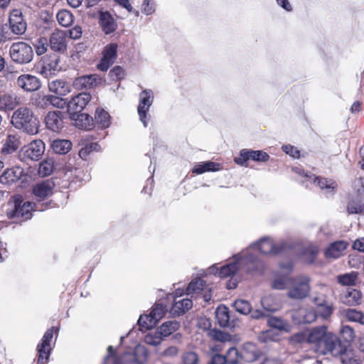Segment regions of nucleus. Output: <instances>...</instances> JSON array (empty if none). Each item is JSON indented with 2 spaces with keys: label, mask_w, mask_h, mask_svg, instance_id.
Returning <instances> with one entry per match:
<instances>
[{
  "label": "nucleus",
  "mask_w": 364,
  "mask_h": 364,
  "mask_svg": "<svg viewBox=\"0 0 364 364\" xmlns=\"http://www.w3.org/2000/svg\"><path fill=\"white\" fill-rule=\"evenodd\" d=\"M250 250H242L232 257V261L222 267L219 271V275L222 278L231 277L227 283V288L233 289L237 287L238 281L233 277L240 272L252 273L262 267L261 262L256 258L249 259Z\"/></svg>",
  "instance_id": "obj_1"
},
{
  "label": "nucleus",
  "mask_w": 364,
  "mask_h": 364,
  "mask_svg": "<svg viewBox=\"0 0 364 364\" xmlns=\"http://www.w3.org/2000/svg\"><path fill=\"white\" fill-rule=\"evenodd\" d=\"M11 124L16 128L22 129L31 135L38 132L39 121L33 112L27 107H21L14 112Z\"/></svg>",
  "instance_id": "obj_2"
},
{
  "label": "nucleus",
  "mask_w": 364,
  "mask_h": 364,
  "mask_svg": "<svg viewBox=\"0 0 364 364\" xmlns=\"http://www.w3.org/2000/svg\"><path fill=\"white\" fill-rule=\"evenodd\" d=\"M33 204L28 201H23L20 195L13 196L7 204L6 210L9 218H22L27 220L32 217Z\"/></svg>",
  "instance_id": "obj_3"
},
{
  "label": "nucleus",
  "mask_w": 364,
  "mask_h": 364,
  "mask_svg": "<svg viewBox=\"0 0 364 364\" xmlns=\"http://www.w3.org/2000/svg\"><path fill=\"white\" fill-rule=\"evenodd\" d=\"M284 248V243L280 242L276 244L273 242L271 237H267L260 239L257 242L250 245L245 250H250V256H249V259L256 257L261 262L262 265H263L262 262L259 259V258L255 255L254 251L259 250L263 255H276L282 252ZM262 268L263 266H262V267H260L257 271H261Z\"/></svg>",
  "instance_id": "obj_4"
},
{
  "label": "nucleus",
  "mask_w": 364,
  "mask_h": 364,
  "mask_svg": "<svg viewBox=\"0 0 364 364\" xmlns=\"http://www.w3.org/2000/svg\"><path fill=\"white\" fill-rule=\"evenodd\" d=\"M9 55L14 62L22 65L32 60L33 52L28 43L21 41L11 44L9 48Z\"/></svg>",
  "instance_id": "obj_5"
},
{
  "label": "nucleus",
  "mask_w": 364,
  "mask_h": 364,
  "mask_svg": "<svg viewBox=\"0 0 364 364\" xmlns=\"http://www.w3.org/2000/svg\"><path fill=\"white\" fill-rule=\"evenodd\" d=\"M310 279L309 277L302 275L291 279V287L287 295L292 299H303L307 297L310 292Z\"/></svg>",
  "instance_id": "obj_6"
},
{
  "label": "nucleus",
  "mask_w": 364,
  "mask_h": 364,
  "mask_svg": "<svg viewBox=\"0 0 364 364\" xmlns=\"http://www.w3.org/2000/svg\"><path fill=\"white\" fill-rule=\"evenodd\" d=\"M346 347L342 344L340 338L334 333H330L321 343L318 352L323 355H329L333 357L341 355Z\"/></svg>",
  "instance_id": "obj_7"
},
{
  "label": "nucleus",
  "mask_w": 364,
  "mask_h": 364,
  "mask_svg": "<svg viewBox=\"0 0 364 364\" xmlns=\"http://www.w3.org/2000/svg\"><path fill=\"white\" fill-rule=\"evenodd\" d=\"M58 332V328L52 327L44 334L41 342L37 346L38 360L37 364H46L51 352L50 341L53 336V332Z\"/></svg>",
  "instance_id": "obj_8"
},
{
  "label": "nucleus",
  "mask_w": 364,
  "mask_h": 364,
  "mask_svg": "<svg viewBox=\"0 0 364 364\" xmlns=\"http://www.w3.org/2000/svg\"><path fill=\"white\" fill-rule=\"evenodd\" d=\"M154 102V93L151 90H144L139 95V104L138 106V114L144 127L147 126L149 119L147 112Z\"/></svg>",
  "instance_id": "obj_9"
},
{
  "label": "nucleus",
  "mask_w": 364,
  "mask_h": 364,
  "mask_svg": "<svg viewBox=\"0 0 364 364\" xmlns=\"http://www.w3.org/2000/svg\"><path fill=\"white\" fill-rule=\"evenodd\" d=\"M187 294L201 296L205 301L211 299V288L202 279H193L186 288Z\"/></svg>",
  "instance_id": "obj_10"
},
{
  "label": "nucleus",
  "mask_w": 364,
  "mask_h": 364,
  "mask_svg": "<svg viewBox=\"0 0 364 364\" xmlns=\"http://www.w3.org/2000/svg\"><path fill=\"white\" fill-rule=\"evenodd\" d=\"M91 100V95L88 92H81L72 97L68 102V111L72 117L80 113L89 102Z\"/></svg>",
  "instance_id": "obj_11"
},
{
  "label": "nucleus",
  "mask_w": 364,
  "mask_h": 364,
  "mask_svg": "<svg viewBox=\"0 0 364 364\" xmlns=\"http://www.w3.org/2000/svg\"><path fill=\"white\" fill-rule=\"evenodd\" d=\"M269 158V156L263 151L242 149L240 152V156L235 158V161L238 165L246 166V162L249 159L264 162L267 161Z\"/></svg>",
  "instance_id": "obj_12"
},
{
  "label": "nucleus",
  "mask_w": 364,
  "mask_h": 364,
  "mask_svg": "<svg viewBox=\"0 0 364 364\" xmlns=\"http://www.w3.org/2000/svg\"><path fill=\"white\" fill-rule=\"evenodd\" d=\"M45 151V144L42 140H34L21 149V154L29 159L38 161Z\"/></svg>",
  "instance_id": "obj_13"
},
{
  "label": "nucleus",
  "mask_w": 364,
  "mask_h": 364,
  "mask_svg": "<svg viewBox=\"0 0 364 364\" xmlns=\"http://www.w3.org/2000/svg\"><path fill=\"white\" fill-rule=\"evenodd\" d=\"M49 45L53 51L63 53L67 50V37L64 31L55 30L50 36Z\"/></svg>",
  "instance_id": "obj_14"
},
{
  "label": "nucleus",
  "mask_w": 364,
  "mask_h": 364,
  "mask_svg": "<svg viewBox=\"0 0 364 364\" xmlns=\"http://www.w3.org/2000/svg\"><path fill=\"white\" fill-rule=\"evenodd\" d=\"M17 85L26 92H33L38 90L41 86L40 80L32 75L24 74L20 75L16 80Z\"/></svg>",
  "instance_id": "obj_15"
},
{
  "label": "nucleus",
  "mask_w": 364,
  "mask_h": 364,
  "mask_svg": "<svg viewBox=\"0 0 364 364\" xmlns=\"http://www.w3.org/2000/svg\"><path fill=\"white\" fill-rule=\"evenodd\" d=\"M331 332L327 331L326 326H321L313 328L307 331L309 343L314 344L317 349V351L321 348V343L326 338L327 336Z\"/></svg>",
  "instance_id": "obj_16"
},
{
  "label": "nucleus",
  "mask_w": 364,
  "mask_h": 364,
  "mask_svg": "<svg viewBox=\"0 0 364 364\" xmlns=\"http://www.w3.org/2000/svg\"><path fill=\"white\" fill-rule=\"evenodd\" d=\"M60 61V57L57 55L46 58L43 61L41 73L46 77L56 75L62 70Z\"/></svg>",
  "instance_id": "obj_17"
},
{
  "label": "nucleus",
  "mask_w": 364,
  "mask_h": 364,
  "mask_svg": "<svg viewBox=\"0 0 364 364\" xmlns=\"http://www.w3.org/2000/svg\"><path fill=\"white\" fill-rule=\"evenodd\" d=\"M317 314L313 309L300 308L294 311L291 318L296 323H310L314 322Z\"/></svg>",
  "instance_id": "obj_18"
},
{
  "label": "nucleus",
  "mask_w": 364,
  "mask_h": 364,
  "mask_svg": "<svg viewBox=\"0 0 364 364\" xmlns=\"http://www.w3.org/2000/svg\"><path fill=\"white\" fill-rule=\"evenodd\" d=\"M11 31L16 35H21L26 30V23L18 10H14L9 16Z\"/></svg>",
  "instance_id": "obj_19"
},
{
  "label": "nucleus",
  "mask_w": 364,
  "mask_h": 364,
  "mask_svg": "<svg viewBox=\"0 0 364 364\" xmlns=\"http://www.w3.org/2000/svg\"><path fill=\"white\" fill-rule=\"evenodd\" d=\"M20 103L21 99L15 93H3L0 96V110H14Z\"/></svg>",
  "instance_id": "obj_20"
},
{
  "label": "nucleus",
  "mask_w": 364,
  "mask_h": 364,
  "mask_svg": "<svg viewBox=\"0 0 364 364\" xmlns=\"http://www.w3.org/2000/svg\"><path fill=\"white\" fill-rule=\"evenodd\" d=\"M55 183L50 180L43 181L33 186V193L39 200H43L53 194Z\"/></svg>",
  "instance_id": "obj_21"
},
{
  "label": "nucleus",
  "mask_w": 364,
  "mask_h": 364,
  "mask_svg": "<svg viewBox=\"0 0 364 364\" xmlns=\"http://www.w3.org/2000/svg\"><path fill=\"white\" fill-rule=\"evenodd\" d=\"M101 82L97 75H82L77 77L73 82V86L77 89H90L95 87Z\"/></svg>",
  "instance_id": "obj_22"
},
{
  "label": "nucleus",
  "mask_w": 364,
  "mask_h": 364,
  "mask_svg": "<svg viewBox=\"0 0 364 364\" xmlns=\"http://www.w3.org/2000/svg\"><path fill=\"white\" fill-rule=\"evenodd\" d=\"M260 355L261 351L259 349L255 344L250 342L245 343L240 352L241 358L248 363L256 360Z\"/></svg>",
  "instance_id": "obj_23"
},
{
  "label": "nucleus",
  "mask_w": 364,
  "mask_h": 364,
  "mask_svg": "<svg viewBox=\"0 0 364 364\" xmlns=\"http://www.w3.org/2000/svg\"><path fill=\"white\" fill-rule=\"evenodd\" d=\"M99 23L102 31L106 34L113 33L117 28V24L112 16L107 11H101L99 14Z\"/></svg>",
  "instance_id": "obj_24"
},
{
  "label": "nucleus",
  "mask_w": 364,
  "mask_h": 364,
  "mask_svg": "<svg viewBox=\"0 0 364 364\" xmlns=\"http://www.w3.org/2000/svg\"><path fill=\"white\" fill-rule=\"evenodd\" d=\"M48 87L50 92L60 97L65 96L71 92L70 84L63 80H55L49 82Z\"/></svg>",
  "instance_id": "obj_25"
},
{
  "label": "nucleus",
  "mask_w": 364,
  "mask_h": 364,
  "mask_svg": "<svg viewBox=\"0 0 364 364\" xmlns=\"http://www.w3.org/2000/svg\"><path fill=\"white\" fill-rule=\"evenodd\" d=\"M21 145L20 138L17 134H9L7 135L1 149V153L7 155L15 152Z\"/></svg>",
  "instance_id": "obj_26"
},
{
  "label": "nucleus",
  "mask_w": 364,
  "mask_h": 364,
  "mask_svg": "<svg viewBox=\"0 0 364 364\" xmlns=\"http://www.w3.org/2000/svg\"><path fill=\"white\" fill-rule=\"evenodd\" d=\"M23 170L20 166H14L7 168L0 176L1 182L3 183H10L17 181L23 175Z\"/></svg>",
  "instance_id": "obj_27"
},
{
  "label": "nucleus",
  "mask_w": 364,
  "mask_h": 364,
  "mask_svg": "<svg viewBox=\"0 0 364 364\" xmlns=\"http://www.w3.org/2000/svg\"><path fill=\"white\" fill-rule=\"evenodd\" d=\"M362 299L361 292L357 289L346 291L341 296V302L347 306H353L360 304Z\"/></svg>",
  "instance_id": "obj_28"
},
{
  "label": "nucleus",
  "mask_w": 364,
  "mask_h": 364,
  "mask_svg": "<svg viewBox=\"0 0 364 364\" xmlns=\"http://www.w3.org/2000/svg\"><path fill=\"white\" fill-rule=\"evenodd\" d=\"M347 246L348 243L345 241L335 242L327 248L325 255L327 258H338L343 255Z\"/></svg>",
  "instance_id": "obj_29"
},
{
  "label": "nucleus",
  "mask_w": 364,
  "mask_h": 364,
  "mask_svg": "<svg viewBox=\"0 0 364 364\" xmlns=\"http://www.w3.org/2000/svg\"><path fill=\"white\" fill-rule=\"evenodd\" d=\"M192 306L193 302L189 299H183L178 301L175 299L170 310V313L174 316H181L188 311Z\"/></svg>",
  "instance_id": "obj_30"
},
{
  "label": "nucleus",
  "mask_w": 364,
  "mask_h": 364,
  "mask_svg": "<svg viewBox=\"0 0 364 364\" xmlns=\"http://www.w3.org/2000/svg\"><path fill=\"white\" fill-rule=\"evenodd\" d=\"M61 112H50L47 114L45 118V123L48 129L56 132L58 131L62 127V119L60 117Z\"/></svg>",
  "instance_id": "obj_31"
},
{
  "label": "nucleus",
  "mask_w": 364,
  "mask_h": 364,
  "mask_svg": "<svg viewBox=\"0 0 364 364\" xmlns=\"http://www.w3.org/2000/svg\"><path fill=\"white\" fill-rule=\"evenodd\" d=\"M343 316L348 321L356 322L364 325V313L355 309H347L343 311Z\"/></svg>",
  "instance_id": "obj_32"
},
{
  "label": "nucleus",
  "mask_w": 364,
  "mask_h": 364,
  "mask_svg": "<svg viewBox=\"0 0 364 364\" xmlns=\"http://www.w3.org/2000/svg\"><path fill=\"white\" fill-rule=\"evenodd\" d=\"M215 318L220 326H228L230 321L228 309L223 305L219 306L215 311Z\"/></svg>",
  "instance_id": "obj_33"
},
{
  "label": "nucleus",
  "mask_w": 364,
  "mask_h": 364,
  "mask_svg": "<svg viewBox=\"0 0 364 364\" xmlns=\"http://www.w3.org/2000/svg\"><path fill=\"white\" fill-rule=\"evenodd\" d=\"M267 323L272 328L285 332H289L291 328V326L288 321L276 316L269 318Z\"/></svg>",
  "instance_id": "obj_34"
},
{
  "label": "nucleus",
  "mask_w": 364,
  "mask_h": 364,
  "mask_svg": "<svg viewBox=\"0 0 364 364\" xmlns=\"http://www.w3.org/2000/svg\"><path fill=\"white\" fill-rule=\"evenodd\" d=\"M51 147L55 153L65 154L70 150L72 143L66 139H55L52 142Z\"/></svg>",
  "instance_id": "obj_35"
},
{
  "label": "nucleus",
  "mask_w": 364,
  "mask_h": 364,
  "mask_svg": "<svg viewBox=\"0 0 364 364\" xmlns=\"http://www.w3.org/2000/svg\"><path fill=\"white\" fill-rule=\"evenodd\" d=\"M180 327V323L176 321H169L162 323L157 330L163 336L167 337L177 331Z\"/></svg>",
  "instance_id": "obj_36"
},
{
  "label": "nucleus",
  "mask_w": 364,
  "mask_h": 364,
  "mask_svg": "<svg viewBox=\"0 0 364 364\" xmlns=\"http://www.w3.org/2000/svg\"><path fill=\"white\" fill-rule=\"evenodd\" d=\"M56 18L60 25L68 27L73 23L74 16L70 11L62 9L57 13Z\"/></svg>",
  "instance_id": "obj_37"
},
{
  "label": "nucleus",
  "mask_w": 364,
  "mask_h": 364,
  "mask_svg": "<svg viewBox=\"0 0 364 364\" xmlns=\"http://www.w3.org/2000/svg\"><path fill=\"white\" fill-rule=\"evenodd\" d=\"M219 170V164L213 161H206L195 165L193 172L196 174H201L206 171H215Z\"/></svg>",
  "instance_id": "obj_38"
},
{
  "label": "nucleus",
  "mask_w": 364,
  "mask_h": 364,
  "mask_svg": "<svg viewBox=\"0 0 364 364\" xmlns=\"http://www.w3.org/2000/svg\"><path fill=\"white\" fill-rule=\"evenodd\" d=\"M318 252V247L316 245H311L303 251L301 259L306 263H312L316 259Z\"/></svg>",
  "instance_id": "obj_39"
},
{
  "label": "nucleus",
  "mask_w": 364,
  "mask_h": 364,
  "mask_svg": "<svg viewBox=\"0 0 364 364\" xmlns=\"http://www.w3.org/2000/svg\"><path fill=\"white\" fill-rule=\"evenodd\" d=\"M341 359L343 364H361L360 359L356 353L351 350H347L346 348L341 355Z\"/></svg>",
  "instance_id": "obj_40"
},
{
  "label": "nucleus",
  "mask_w": 364,
  "mask_h": 364,
  "mask_svg": "<svg viewBox=\"0 0 364 364\" xmlns=\"http://www.w3.org/2000/svg\"><path fill=\"white\" fill-rule=\"evenodd\" d=\"M291 279H292L287 275L277 276L273 279L272 287L274 289L283 290L290 285Z\"/></svg>",
  "instance_id": "obj_41"
},
{
  "label": "nucleus",
  "mask_w": 364,
  "mask_h": 364,
  "mask_svg": "<svg viewBox=\"0 0 364 364\" xmlns=\"http://www.w3.org/2000/svg\"><path fill=\"white\" fill-rule=\"evenodd\" d=\"M357 278L358 273L351 272L350 273L338 275L337 277V281L343 286H353L355 284Z\"/></svg>",
  "instance_id": "obj_42"
},
{
  "label": "nucleus",
  "mask_w": 364,
  "mask_h": 364,
  "mask_svg": "<svg viewBox=\"0 0 364 364\" xmlns=\"http://www.w3.org/2000/svg\"><path fill=\"white\" fill-rule=\"evenodd\" d=\"M95 121L102 128H107L110 124L109 114L102 109H97L95 112Z\"/></svg>",
  "instance_id": "obj_43"
},
{
  "label": "nucleus",
  "mask_w": 364,
  "mask_h": 364,
  "mask_svg": "<svg viewBox=\"0 0 364 364\" xmlns=\"http://www.w3.org/2000/svg\"><path fill=\"white\" fill-rule=\"evenodd\" d=\"M232 306L236 311L241 314L247 315L252 311V306L247 300L237 299L235 301Z\"/></svg>",
  "instance_id": "obj_44"
},
{
  "label": "nucleus",
  "mask_w": 364,
  "mask_h": 364,
  "mask_svg": "<svg viewBox=\"0 0 364 364\" xmlns=\"http://www.w3.org/2000/svg\"><path fill=\"white\" fill-rule=\"evenodd\" d=\"M158 323L157 320L150 313L149 315L140 316L138 323L141 328L146 329L151 328L155 326Z\"/></svg>",
  "instance_id": "obj_45"
},
{
  "label": "nucleus",
  "mask_w": 364,
  "mask_h": 364,
  "mask_svg": "<svg viewBox=\"0 0 364 364\" xmlns=\"http://www.w3.org/2000/svg\"><path fill=\"white\" fill-rule=\"evenodd\" d=\"M117 45L116 43L107 45L103 51V58L113 63L117 58Z\"/></svg>",
  "instance_id": "obj_46"
},
{
  "label": "nucleus",
  "mask_w": 364,
  "mask_h": 364,
  "mask_svg": "<svg viewBox=\"0 0 364 364\" xmlns=\"http://www.w3.org/2000/svg\"><path fill=\"white\" fill-rule=\"evenodd\" d=\"M311 181H313V183L314 184L317 185L321 189L326 188V190H328L329 191L331 190L333 191L337 186L336 182H334V181H328L326 178L316 177L315 176H313Z\"/></svg>",
  "instance_id": "obj_47"
},
{
  "label": "nucleus",
  "mask_w": 364,
  "mask_h": 364,
  "mask_svg": "<svg viewBox=\"0 0 364 364\" xmlns=\"http://www.w3.org/2000/svg\"><path fill=\"white\" fill-rule=\"evenodd\" d=\"M334 311L333 305L331 302L324 304L323 306H321L317 307V311H316L317 314V316H320L324 320L328 319L333 314Z\"/></svg>",
  "instance_id": "obj_48"
},
{
  "label": "nucleus",
  "mask_w": 364,
  "mask_h": 364,
  "mask_svg": "<svg viewBox=\"0 0 364 364\" xmlns=\"http://www.w3.org/2000/svg\"><path fill=\"white\" fill-rule=\"evenodd\" d=\"M32 104L38 108H46L48 107V95L37 93L31 98Z\"/></svg>",
  "instance_id": "obj_49"
},
{
  "label": "nucleus",
  "mask_w": 364,
  "mask_h": 364,
  "mask_svg": "<svg viewBox=\"0 0 364 364\" xmlns=\"http://www.w3.org/2000/svg\"><path fill=\"white\" fill-rule=\"evenodd\" d=\"M261 304L263 309L268 312H273L278 310V306L274 303V298L272 295L264 296L261 299Z\"/></svg>",
  "instance_id": "obj_50"
},
{
  "label": "nucleus",
  "mask_w": 364,
  "mask_h": 364,
  "mask_svg": "<svg viewBox=\"0 0 364 364\" xmlns=\"http://www.w3.org/2000/svg\"><path fill=\"white\" fill-rule=\"evenodd\" d=\"M167 311V306L164 304L163 301H159L158 303L155 304L152 311H151V314L157 320V321H159L161 318L164 317Z\"/></svg>",
  "instance_id": "obj_51"
},
{
  "label": "nucleus",
  "mask_w": 364,
  "mask_h": 364,
  "mask_svg": "<svg viewBox=\"0 0 364 364\" xmlns=\"http://www.w3.org/2000/svg\"><path fill=\"white\" fill-rule=\"evenodd\" d=\"M53 168L54 161L53 159H48L40 164L38 173L42 176H47L53 172Z\"/></svg>",
  "instance_id": "obj_52"
},
{
  "label": "nucleus",
  "mask_w": 364,
  "mask_h": 364,
  "mask_svg": "<svg viewBox=\"0 0 364 364\" xmlns=\"http://www.w3.org/2000/svg\"><path fill=\"white\" fill-rule=\"evenodd\" d=\"M163 336L158 330L147 333L144 337V342L151 346H158L162 341Z\"/></svg>",
  "instance_id": "obj_53"
},
{
  "label": "nucleus",
  "mask_w": 364,
  "mask_h": 364,
  "mask_svg": "<svg viewBox=\"0 0 364 364\" xmlns=\"http://www.w3.org/2000/svg\"><path fill=\"white\" fill-rule=\"evenodd\" d=\"M289 343L293 346L309 343L307 331H302L295 333L290 338Z\"/></svg>",
  "instance_id": "obj_54"
},
{
  "label": "nucleus",
  "mask_w": 364,
  "mask_h": 364,
  "mask_svg": "<svg viewBox=\"0 0 364 364\" xmlns=\"http://www.w3.org/2000/svg\"><path fill=\"white\" fill-rule=\"evenodd\" d=\"M340 334L346 342H351L355 338V331L352 327L348 325H343L340 329Z\"/></svg>",
  "instance_id": "obj_55"
},
{
  "label": "nucleus",
  "mask_w": 364,
  "mask_h": 364,
  "mask_svg": "<svg viewBox=\"0 0 364 364\" xmlns=\"http://www.w3.org/2000/svg\"><path fill=\"white\" fill-rule=\"evenodd\" d=\"M347 210L349 214H364V203L352 200L348 203Z\"/></svg>",
  "instance_id": "obj_56"
},
{
  "label": "nucleus",
  "mask_w": 364,
  "mask_h": 364,
  "mask_svg": "<svg viewBox=\"0 0 364 364\" xmlns=\"http://www.w3.org/2000/svg\"><path fill=\"white\" fill-rule=\"evenodd\" d=\"M104 364H122V359L115 355L112 346L107 348V355L105 359Z\"/></svg>",
  "instance_id": "obj_57"
},
{
  "label": "nucleus",
  "mask_w": 364,
  "mask_h": 364,
  "mask_svg": "<svg viewBox=\"0 0 364 364\" xmlns=\"http://www.w3.org/2000/svg\"><path fill=\"white\" fill-rule=\"evenodd\" d=\"M209 335L213 339L218 341L226 342L230 340V334L224 333L220 330H211Z\"/></svg>",
  "instance_id": "obj_58"
},
{
  "label": "nucleus",
  "mask_w": 364,
  "mask_h": 364,
  "mask_svg": "<svg viewBox=\"0 0 364 364\" xmlns=\"http://www.w3.org/2000/svg\"><path fill=\"white\" fill-rule=\"evenodd\" d=\"M77 120L81 122L85 121V123L82 124H78V122H76V125L81 129H90L92 127V118L90 117L88 114H81L80 115H77Z\"/></svg>",
  "instance_id": "obj_59"
},
{
  "label": "nucleus",
  "mask_w": 364,
  "mask_h": 364,
  "mask_svg": "<svg viewBox=\"0 0 364 364\" xmlns=\"http://www.w3.org/2000/svg\"><path fill=\"white\" fill-rule=\"evenodd\" d=\"M147 358V354L143 347L138 346L135 350L134 362L136 364H144Z\"/></svg>",
  "instance_id": "obj_60"
},
{
  "label": "nucleus",
  "mask_w": 364,
  "mask_h": 364,
  "mask_svg": "<svg viewBox=\"0 0 364 364\" xmlns=\"http://www.w3.org/2000/svg\"><path fill=\"white\" fill-rule=\"evenodd\" d=\"M34 46L37 55H43L47 51L48 41L46 38H41L37 41Z\"/></svg>",
  "instance_id": "obj_61"
},
{
  "label": "nucleus",
  "mask_w": 364,
  "mask_h": 364,
  "mask_svg": "<svg viewBox=\"0 0 364 364\" xmlns=\"http://www.w3.org/2000/svg\"><path fill=\"white\" fill-rule=\"evenodd\" d=\"M225 357L226 358V363L236 364L238 361V351L234 347L230 348Z\"/></svg>",
  "instance_id": "obj_62"
},
{
  "label": "nucleus",
  "mask_w": 364,
  "mask_h": 364,
  "mask_svg": "<svg viewBox=\"0 0 364 364\" xmlns=\"http://www.w3.org/2000/svg\"><path fill=\"white\" fill-rule=\"evenodd\" d=\"M141 11L146 15H151L155 11V4L153 0H144L141 5Z\"/></svg>",
  "instance_id": "obj_63"
},
{
  "label": "nucleus",
  "mask_w": 364,
  "mask_h": 364,
  "mask_svg": "<svg viewBox=\"0 0 364 364\" xmlns=\"http://www.w3.org/2000/svg\"><path fill=\"white\" fill-rule=\"evenodd\" d=\"M198 358L194 352H186L183 355V361L185 364H196Z\"/></svg>",
  "instance_id": "obj_64"
}]
</instances>
